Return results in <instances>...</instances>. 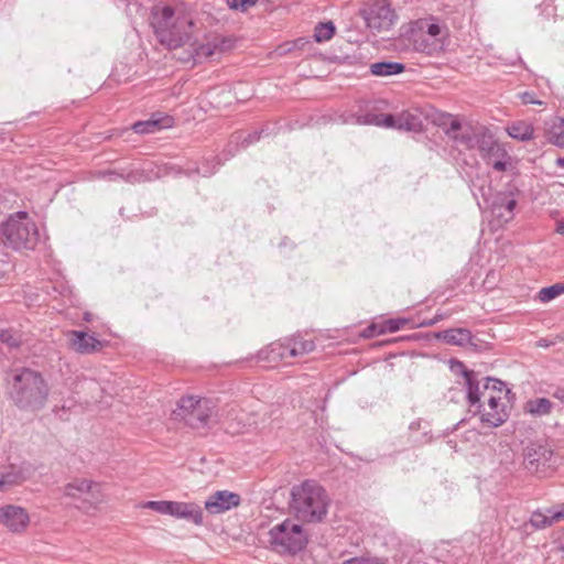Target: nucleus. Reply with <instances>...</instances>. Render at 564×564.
<instances>
[{"mask_svg": "<svg viewBox=\"0 0 564 564\" xmlns=\"http://www.w3.org/2000/svg\"><path fill=\"white\" fill-rule=\"evenodd\" d=\"M150 24L156 40L169 50L187 45L193 37V17L182 9L155 4L151 9Z\"/></svg>", "mask_w": 564, "mask_h": 564, "instance_id": "1", "label": "nucleus"}, {"mask_svg": "<svg viewBox=\"0 0 564 564\" xmlns=\"http://www.w3.org/2000/svg\"><path fill=\"white\" fill-rule=\"evenodd\" d=\"M48 386L42 373L30 368L13 370L10 397L23 410H41L48 398Z\"/></svg>", "mask_w": 564, "mask_h": 564, "instance_id": "2", "label": "nucleus"}, {"mask_svg": "<svg viewBox=\"0 0 564 564\" xmlns=\"http://www.w3.org/2000/svg\"><path fill=\"white\" fill-rule=\"evenodd\" d=\"M329 497L314 480H304L291 490V509L297 520L308 523L322 522L328 512Z\"/></svg>", "mask_w": 564, "mask_h": 564, "instance_id": "3", "label": "nucleus"}, {"mask_svg": "<svg viewBox=\"0 0 564 564\" xmlns=\"http://www.w3.org/2000/svg\"><path fill=\"white\" fill-rule=\"evenodd\" d=\"M4 243L17 251L34 250L40 241L36 224L26 212L11 215L2 225Z\"/></svg>", "mask_w": 564, "mask_h": 564, "instance_id": "4", "label": "nucleus"}, {"mask_svg": "<svg viewBox=\"0 0 564 564\" xmlns=\"http://www.w3.org/2000/svg\"><path fill=\"white\" fill-rule=\"evenodd\" d=\"M271 549L280 554L295 555L307 544V536L301 524L286 519L268 532Z\"/></svg>", "mask_w": 564, "mask_h": 564, "instance_id": "5", "label": "nucleus"}, {"mask_svg": "<svg viewBox=\"0 0 564 564\" xmlns=\"http://www.w3.org/2000/svg\"><path fill=\"white\" fill-rule=\"evenodd\" d=\"M523 457L524 468L540 477L549 476L557 464V458L551 446L540 441L530 443L524 448Z\"/></svg>", "mask_w": 564, "mask_h": 564, "instance_id": "6", "label": "nucleus"}, {"mask_svg": "<svg viewBox=\"0 0 564 564\" xmlns=\"http://www.w3.org/2000/svg\"><path fill=\"white\" fill-rule=\"evenodd\" d=\"M477 149L481 158L488 165L498 172L507 171L510 164V155L502 144L495 139L494 134L487 130L479 131V140Z\"/></svg>", "mask_w": 564, "mask_h": 564, "instance_id": "7", "label": "nucleus"}, {"mask_svg": "<svg viewBox=\"0 0 564 564\" xmlns=\"http://www.w3.org/2000/svg\"><path fill=\"white\" fill-rule=\"evenodd\" d=\"M361 15L373 32L390 30L395 20L394 10L384 0L376 1L368 10H362Z\"/></svg>", "mask_w": 564, "mask_h": 564, "instance_id": "8", "label": "nucleus"}, {"mask_svg": "<svg viewBox=\"0 0 564 564\" xmlns=\"http://www.w3.org/2000/svg\"><path fill=\"white\" fill-rule=\"evenodd\" d=\"M463 376L465 379L468 404L470 408L475 409L474 412H480L481 406L488 403V399L495 397L491 392V387L488 384V377L485 378V383L480 386L475 371L464 368Z\"/></svg>", "mask_w": 564, "mask_h": 564, "instance_id": "9", "label": "nucleus"}, {"mask_svg": "<svg viewBox=\"0 0 564 564\" xmlns=\"http://www.w3.org/2000/svg\"><path fill=\"white\" fill-rule=\"evenodd\" d=\"M99 484L88 480L85 478L74 479L73 481L66 484L64 486V496L69 497L72 499H79L83 495L87 494L90 496V500H84V503H88L89 506L83 507L84 509H89L96 503L100 502V491Z\"/></svg>", "mask_w": 564, "mask_h": 564, "instance_id": "10", "label": "nucleus"}, {"mask_svg": "<svg viewBox=\"0 0 564 564\" xmlns=\"http://www.w3.org/2000/svg\"><path fill=\"white\" fill-rule=\"evenodd\" d=\"M480 420L491 427H498L509 417L508 404L499 398L490 397L488 403L480 409Z\"/></svg>", "mask_w": 564, "mask_h": 564, "instance_id": "11", "label": "nucleus"}, {"mask_svg": "<svg viewBox=\"0 0 564 564\" xmlns=\"http://www.w3.org/2000/svg\"><path fill=\"white\" fill-rule=\"evenodd\" d=\"M241 503V497L228 490H218L205 501V509L210 514L224 513Z\"/></svg>", "mask_w": 564, "mask_h": 564, "instance_id": "12", "label": "nucleus"}, {"mask_svg": "<svg viewBox=\"0 0 564 564\" xmlns=\"http://www.w3.org/2000/svg\"><path fill=\"white\" fill-rule=\"evenodd\" d=\"M29 521V514L22 507L9 505L0 508V522L12 532L23 531Z\"/></svg>", "mask_w": 564, "mask_h": 564, "instance_id": "13", "label": "nucleus"}, {"mask_svg": "<svg viewBox=\"0 0 564 564\" xmlns=\"http://www.w3.org/2000/svg\"><path fill=\"white\" fill-rule=\"evenodd\" d=\"M68 336L70 347L83 355L100 351L104 347L102 341L83 330H72Z\"/></svg>", "mask_w": 564, "mask_h": 564, "instance_id": "14", "label": "nucleus"}, {"mask_svg": "<svg viewBox=\"0 0 564 564\" xmlns=\"http://www.w3.org/2000/svg\"><path fill=\"white\" fill-rule=\"evenodd\" d=\"M173 124L174 118L172 116L155 112L148 120L133 123L132 129L135 133L145 134L171 128Z\"/></svg>", "mask_w": 564, "mask_h": 564, "instance_id": "15", "label": "nucleus"}, {"mask_svg": "<svg viewBox=\"0 0 564 564\" xmlns=\"http://www.w3.org/2000/svg\"><path fill=\"white\" fill-rule=\"evenodd\" d=\"M170 516L185 519L196 525L204 522L202 508L194 502L171 501Z\"/></svg>", "mask_w": 564, "mask_h": 564, "instance_id": "16", "label": "nucleus"}, {"mask_svg": "<svg viewBox=\"0 0 564 564\" xmlns=\"http://www.w3.org/2000/svg\"><path fill=\"white\" fill-rule=\"evenodd\" d=\"M215 405L212 400L203 398L192 415H187L185 422L193 429H203L207 426L214 414Z\"/></svg>", "mask_w": 564, "mask_h": 564, "instance_id": "17", "label": "nucleus"}, {"mask_svg": "<svg viewBox=\"0 0 564 564\" xmlns=\"http://www.w3.org/2000/svg\"><path fill=\"white\" fill-rule=\"evenodd\" d=\"M289 345L288 341L279 343L274 341L262 348L258 352V359L270 364H275L289 358Z\"/></svg>", "mask_w": 564, "mask_h": 564, "instance_id": "18", "label": "nucleus"}, {"mask_svg": "<svg viewBox=\"0 0 564 564\" xmlns=\"http://www.w3.org/2000/svg\"><path fill=\"white\" fill-rule=\"evenodd\" d=\"M422 113L417 110H404L398 113V130L421 132L423 131Z\"/></svg>", "mask_w": 564, "mask_h": 564, "instance_id": "19", "label": "nucleus"}, {"mask_svg": "<svg viewBox=\"0 0 564 564\" xmlns=\"http://www.w3.org/2000/svg\"><path fill=\"white\" fill-rule=\"evenodd\" d=\"M186 46H188V56L183 59L188 61L192 58L194 62H200L203 58H208L218 50V45L216 43H198L194 36Z\"/></svg>", "mask_w": 564, "mask_h": 564, "instance_id": "20", "label": "nucleus"}, {"mask_svg": "<svg viewBox=\"0 0 564 564\" xmlns=\"http://www.w3.org/2000/svg\"><path fill=\"white\" fill-rule=\"evenodd\" d=\"M408 323H409V319L403 318V317L390 318V319L383 321L380 324L370 325L366 332L368 333L367 335H373V334L381 335V334H386V333H394V332H398L401 328H403V326Z\"/></svg>", "mask_w": 564, "mask_h": 564, "instance_id": "21", "label": "nucleus"}, {"mask_svg": "<svg viewBox=\"0 0 564 564\" xmlns=\"http://www.w3.org/2000/svg\"><path fill=\"white\" fill-rule=\"evenodd\" d=\"M517 206V200L509 198L507 195H499L492 205V212L505 221H509L513 217V210Z\"/></svg>", "mask_w": 564, "mask_h": 564, "instance_id": "22", "label": "nucleus"}, {"mask_svg": "<svg viewBox=\"0 0 564 564\" xmlns=\"http://www.w3.org/2000/svg\"><path fill=\"white\" fill-rule=\"evenodd\" d=\"M290 357H300L312 352L315 349V343L311 339H304L302 336H293L286 339Z\"/></svg>", "mask_w": 564, "mask_h": 564, "instance_id": "23", "label": "nucleus"}, {"mask_svg": "<svg viewBox=\"0 0 564 564\" xmlns=\"http://www.w3.org/2000/svg\"><path fill=\"white\" fill-rule=\"evenodd\" d=\"M507 133L512 139L519 140V141H529L533 139L534 128L531 123L519 120L510 123L507 127Z\"/></svg>", "mask_w": 564, "mask_h": 564, "instance_id": "24", "label": "nucleus"}, {"mask_svg": "<svg viewBox=\"0 0 564 564\" xmlns=\"http://www.w3.org/2000/svg\"><path fill=\"white\" fill-rule=\"evenodd\" d=\"M10 468V471L2 475L4 485H13L25 481L33 471V468L29 463H23L20 466L12 465Z\"/></svg>", "mask_w": 564, "mask_h": 564, "instance_id": "25", "label": "nucleus"}, {"mask_svg": "<svg viewBox=\"0 0 564 564\" xmlns=\"http://www.w3.org/2000/svg\"><path fill=\"white\" fill-rule=\"evenodd\" d=\"M405 65L399 62H377L370 65V73L375 76H391L404 72Z\"/></svg>", "mask_w": 564, "mask_h": 564, "instance_id": "26", "label": "nucleus"}, {"mask_svg": "<svg viewBox=\"0 0 564 564\" xmlns=\"http://www.w3.org/2000/svg\"><path fill=\"white\" fill-rule=\"evenodd\" d=\"M471 333L466 328L446 329L442 333V338L451 345L465 346L471 340Z\"/></svg>", "mask_w": 564, "mask_h": 564, "instance_id": "27", "label": "nucleus"}, {"mask_svg": "<svg viewBox=\"0 0 564 564\" xmlns=\"http://www.w3.org/2000/svg\"><path fill=\"white\" fill-rule=\"evenodd\" d=\"M433 121L444 130L447 137L462 128L460 121L451 113L436 112Z\"/></svg>", "mask_w": 564, "mask_h": 564, "instance_id": "28", "label": "nucleus"}, {"mask_svg": "<svg viewBox=\"0 0 564 564\" xmlns=\"http://www.w3.org/2000/svg\"><path fill=\"white\" fill-rule=\"evenodd\" d=\"M456 143L464 145L466 149H475L478 147L479 131L474 132L471 129L456 130L455 133L449 135Z\"/></svg>", "mask_w": 564, "mask_h": 564, "instance_id": "29", "label": "nucleus"}, {"mask_svg": "<svg viewBox=\"0 0 564 564\" xmlns=\"http://www.w3.org/2000/svg\"><path fill=\"white\" fill-rule=\"evenodd\" d=\"M262 132H263L262 130L253 131L251 133H248L247 135H243L242 133H235L232 135L231 143L236 142V150L231 151V149H230L231 144H229V149L227 150L229 155H234L235 152L238 151V147L246 149L249 145L253 144L254 142L259 141Z\"/></svg>", "mask_w": 564, "mask_h": 564, "instance_id": "30", "label": "nucleus"}, {"mask_svg": "<svg viewBox=\"0 0 564 564\" xmlns=\"http://www.w3.org/2000/svg\"><path fill=\"white\" fill-rule=\"evenodd\" d=\"M546 139L550 143L564 149V120L556 119L546 131Z\"/></svg>", "mask_w": 564, "mask_h": 564, "instance_id": "31", "label": "nucleus"}, {"mask_svg": "<svg viewBox=\"0 0 564 564\" xmlns=\"http://www.w3.org/2000/svg\"><path fill=\"white\" fill-rule=\"evenodd\" d=\"M413 44L416 51L429 55L433 54L437 47V43L432 37L426 36L424 32L413 33Z\"/></svg>", "mask_w": 564, "mask_h": 564, "instance_id": "32", "label": "nucleus"}, {"mask_svg": "<svg viewBox=\"0 0 564 564\" xmlns=\"http://www.w3.org/2000/svg\"><path fill=\"white\" fill-rule=\"evenodd\" d=\"M203 398H198V397H194V395H188V397H184V398H181L180 401L177 402V408H178V415L182 416V419L185 421V419L187 417V415H192L197 405L200 403Z\"/></svg>", "mask_w": 564, "mask_h": 564, "instance_id": "33", "label": "nucleus"}, {"mask_svg": "<svg viewBox=\"0 0 564 564\" xmlns=\"http://www.w3.org/2000/svg\"><path fill=\"white\" fill-rule=\"evenodd\" d=\"M552 513H543L540 510L532 512L529 522L524 523V527L531 525L535 530L545 529L554 524Z\"/></svg>", "mask_w": 564, "mask_h": 564, "instance_id": "34", "label": "nucleus"}, {"mask_svg": "<svg viewBox=\"0 0 564 564\" xmlns=\"http://www.w3.org/2000/svg\"><path fill=\"white\" fill-rule=\"evenodd\" d=\"M335 34V25L332 21L319 22L314 28V40L317 43L329 41Z\"/></svg>", "mask_w": 564, "mask_h": 564, "instance_id": "35", "label": "nucleus"}, {"mask_svg": "<svg viewBox=\"0 0 564 564\" xmlns=\"http://www.w3.org/2000/svg\"><path fill=\"white\" fill-rule=\"evenodd\" d=\"M528 410L532 414L545 415L551 412L552 403L546 398H538L527 403Z\"/></svg>", "mask_w": 564, "mask_h": 564, "instance_id": "36", "label": "nucleus"}, {"mask_svg": "<svg viewBox=\"0 0 564 564\" xmlns=\"http://www.w3.org/2000/svg\"><path fill=\"white\" fill-rule=\"evenodd\" d=\"M563 293H564V283H555L553 285L541 289L538 293V299L542 303H546Z\"/></svg>", "mask_w": 564, "mask_h": 564, "instance_id": "37", "label": "nucleus"}, {"mask_svg": "<svg viewBox=\"0 0 564 564\" xmlns=\"http://www.w3.org/2000/svg\"><path fill=\"white\" fill-rule=\"evenodd\" d=\"M488 384L491 387V392L495 398H499L500 401L508 399L511 393L506 383L501 380L488 377Z\"/></svg>", "mask_w": 564, "mask_h": 564, "instance_id": "38", "label": "nucleus"}, {"mask_svg": "<svg viewBox=\"0 0 564 564\" xmlns=\"http://www.w3.org/2000/svg\"><path fill=\"white\" fill-rule=\"evenodd\" d=\"M1 343L6 344L10 348H17L21 344L20 335L12 329H4L0 333Z\"/></svg>", "mask_w": 564, "mask_h": 564, "instance_id": "39", "label": "nucleus"}, {"mask_svg": "<svg viewBox=\"0 0 564 564\" xmlns=\"http://www.w3.org/2000/svg\"><path fill=\"white\" fill-rule=\"evenodd\" d=\"M375 123L377 126L398 129V115L382 113L376 116Z\"/></svg>", "mask_w": 564, "mask_h": 564, "instance_id": "40", "label": "nucleus"}, {"mask_svg": "<svg viewBox=\"0 0 564 564\" xmlns=\"http://www.w3.org/2000/svg\"><path fill=\"white\" fill-rule=\"evenodd\" d=\"M144 508L151 509V510H153L155 512H159L161 514H170L171 501H165V500L154 501V500H151V501H148V502L144 503Z\"/></svg>", "mask_w": 564, "mask_h": 564, "instance_id": "41", "label": "nucleus"}, {"mask_svg": "<svg viewBox=\"0 0 564 564\" xmlns=\"http://www.w3.org/2000/svg\"><path fill=\"white\" fill-rule=\"evenodd\" d=\"M306 43V41L304 39H299L296 41H293V42H286L282 45H280L278 47V52L280 55L282 54H286V53H290L294 50H300L302 48V46Z\"/></svg>", "mask_w": 564, "mask_h": 564, "instance_id": "42", "label": "nucleus"}, {"mask_svg": "<svg viewBox=\"0 0 564 564\" xmlns=\"http://www.w3.org/2000/svg\"><path fill=\"white\" fill-rule=\"evenodd\" d=\"M547 513H552V519L555 523L564 520V503L547 509Z\"/></svg>", "mask_w": 564, "mask_h": 564, "instance_id": "43", "label": "nucleus"}, {"mask_svg": "<svg viewBox=\"0 0 564 564\" xmlns=\"http://www.w3.org/2000/svg\"><path fill=\"white\" fill-rule=\"evenodd\" d=\"M226 3L230 9L239 10L241 12H245L249 9L245 3V0H226Z\"/></svg>", "mask_w": 564, "mask_h": 564, "instance_id": "44", "label": "nucleus"}, {"mask_svg": "<svg viewBox=\"0 0 564 564\" xmlns=\"http://www.w3.org/2000/svg\"><path fill=\"white\" fill-rule=\"evenodd\" d=\"M425 24H426V31L424 34L426 36L434 39L435 36H437L441 33V28L438 24H436V23H425Z\"/></svg>", "mask_w": 564, "mask_h": 564, "instance_id": "45", "label": "nucleus"}, {"mask_svg": "<svg viewBox=\"0 0 564 564\" xmlns=\"http://www.w3.org/2000/svg\"><path fill=\"white\" fill-rule=\"evenodd\" d=\"M104 176H108L110 181H117L119 178L126 180L127 182L131 181V174L124 177L122 174H119L115 171H107L104 173Z\"/></svg>", "mask_w": 564, "mask_h": 564, "instance_id": "46", "label": "nucleus"}, {"mask_svg": "<svg viewBox=\"0 0 564 564\" xmlns=\"http://www.w3.org/2000/svg\"><path fill=\"white\" fill-rule=\"evenodd\" d=\"M553 398L557 399L560 402L564 403V387L557 388L553 392Z\"/></svg>", "mask_w": 564, "mask_h": 564, "instance_id": "47", "label": "nucleus"}, {"mask_svg": "<svg viewBox=\"0 0 564 564\" xmlns=\"http://www.w3.org/2000/svg\"><path fill=\"white\" fill-rule=\"evenodd\" d=\"M556 232L564 235V218L556 223Z\"/></svg>", "mask_w": 564, "mask_h": 564, "instance_id": "48", "label": "nucleus"}, {"mask_svg": "<svg viewBox=\"0 0 564 564\" xmlns=\"http://www.w3.org/2000/svg\"><path fill=\"white\" fill-rule=\"evenodd\" d=\"M538 346H540V347H549V346H550V344L547 343V340H546V339L541 338V339L538 341Z\"/></svg>", "mask_w": 564, "mask_h": 564, "instance_id": "49", "label": "nucleus"}, {"mask_svg": "<svg viewBox=\"0 0 564 564\" xmlns=\"http://www.w3.org/2000/svg\"><path fill=\"white\" fill-rule=\"evenodd\" d=\"M558 547L564 551V534L558 540Z\"/></svg>", "mask_w": 564, "mask_h": 564, "instance_id": "50", "label": "nucleus"}, {"mask_svg": "<svg viewBox=\"0 0 564 564\" xmlns=\"http://www.w3.org/2000/svg\"><path fill=\"white\" fill-rule=\"evenodd\" d=\"M258 0H245V3L248 6V8L254 6Z\"/></svg>", "mask_w": 564, "mask_h": 564, "instance_id": "51", "label": "nucleus"}, {"mask_svg": "<svg viewBox=\"0 0 564 564\" xmlns=\"http://www.w3.org/2000/svg\"><path fill=\"white\" fill-rule=\"evenodd\" d=\"M556 164H557V166H560V167H564V158H558V159L556 160Z\"/></svg>", "mask_w": 564, "mask_h": 564, "instance_id": "52", "label": "nucleus"}, {"mask_svg": "<svg viewBox=\"0 0 564 564\" xmlns=\"http://www.w3.org/2000/svg\"><path fill=\"white\" fill-rule=\"evenodd\" d=\"M91 316H93V315H91V313L86 312V313L84 314V319H85L86 322H90V321H91Z\"/></svg>", "mask_w": 564, "mask_h": 564, "instance_id": "53", "label": "nucleus"}, {"mask_svg": "<svg viewBox=\"0 0 564 564\" xmlns=\"http://www.w3.org/2000/svg\"><path fill=\"white\" fill-rule=\"evenodd\" d=\"M480 191H481V195H482L484 199H485V200H487V196H486V193H485V188H484V187H481V188H480Z\"/></svg>", "mask_w": 564, "mask_h": 564, "instance_id": "54", "label": "nucleus"}, {"mask_svg": "<svg viewBox=\"0 0 564 564\" xmlns=\"http://www.w3.org/2000/svg\"><path fill=\"white\" fill-rule=\"evenodd\" d=\"M2 486H4V482H3V478L1 477V478H0V488H1Z\"/></svg>", "mask_w": 564, "mask_h": 564, "instance_id": "55", "label": "nucleus"}, {"mask_svg": "<svg viewBox=\"0 0 564 564\" xmlns=\"http://www.w3.org/2000/svg\"><path fill=\"white\" fill-rule=\"evenodd\" d=\"M420 23H421L420 30H421V31H423V24H424V22H422V21H421Z\"/></svg>", "mask_w": 564, "mask_h": 564, "instance_id": "56", "label": "nucleus"}]
</instances>
